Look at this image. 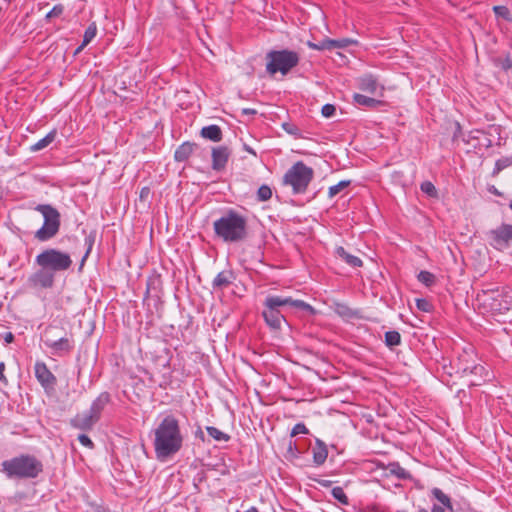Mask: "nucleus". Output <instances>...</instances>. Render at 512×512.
Here are the masks:
<instances>
[{"instance_id": "nucleus-12", "label": "nucleus", "mask_w": 512, "mask_h": 512, "mask_svg": "<svg viewBox=\"0 0 512 512\" xmlns=\"http://www.w3.org/2000/svg\"><path fill=\"white\" fill-rule=\"evenodd\" d=\"M491 245L498 249L503 250L512 244V225L502 224L501 226L489 232Z\"/></svg>"}, {"instance_id": "nucleus-34", "label": "nucleus", "mask_w": 512, "mask_h": 512, "mask_svg": "<svg viewBox=\"0 0 512 512\" xmlns=\"http://www.w3.org/2000/svg\"><path fill=\"white\" fill-rule=\"evenodd\" d=\"M331 494L342 505L349 504V499H348L347 495L345 494L342 487H340V486L334 487L331 490Z\"/></svg>"}, {"instance_id": "nucleus-49", "label": "nucleus", "mask_w": 512, "mask_h": 512, "mask_svg": "<svg viewBox=\"0 0 512 512\" xmlns=\"http://www.w3.org/2000/svg\"><path fill=\"white\" fill-rule=\"evenodd\" d=\"M500 65L503 70L508 71L509 69L512 68V60L509 57H506L503 60H501Z\"/></svg>"}, {"instance_id": "nucleus-40", "label": "nucleus", "mask_w": 512, "mask_h": 512, "mask_svg": "<svg viewBox=\"0 0 512 512\" xmlns=\"http://www.w3.org/2000/svg\"><path fill=\"white\" fill-rule=\"evenodd\" d=\"M421 191L427 194L430 197H437V189L434 184L430 181H424L421 183Z\"/></svg>"}, {"instance_id": "nucleus-50", "label": "nucleus", "mask_w": 512, "mask_h": 512, "mask_svg": "<svg viewBox=\"0 0 512 512\" xmlns=\"http://www.w3.org/2000/svg\"><path fill=\"white\" fill-rule=\"evenodd\" d=\"M5 368H6L5 363L0 362V382L3 384L8 383V380H7L6 376L4 375Z\"/></svg>"}, {"instance_id": "nucleus-43", "label": "nucleus", "mask_w": 512, "mask_h": 512, "mask_svg": "<svg viewBox=\"0 0 512 512\" xmlns=\"http://www.w3.org/2000/svg\"><path fill=\"white\" fill-rule=\"evenodd\" d=\"M63 11L64 6L62 4H57L46 14V19L59 17L60 15H62Z\"/></svg>"}, {"instance_id": "nucleus-47", "label": "nucleus", "mask_w": 512, "mask_h": 512, "mask_svg": "<svg viewBox=\"0 0 512 512\" xmlns=\"http://www.w3.org/2000/svg\"><path fill=\"white\" fill-rule=\"evenodd\" d=\"M78 441L85 447L89 448V449H93L94 448V443L92 442V440L86 435V434H80L78 436Z\"/></svg>"}, {"instance_id": "nucleus-26", "label": "nucleus", "mask_w": 512, "mask_h": 512, "mask_svg": "<svg viewBox=\"0 0 512 512\" xmlns=\"http://www.w3.org/2000/svg\"><path fill=\"white\" fill-rule=\"evenodd\" d=\"M390 473L396 476L400 480H408L411 478V474L403 468L398 462H392L388 465Z\"/></svg>"}, {"instance_id": "nucleus-11", "label": "nucleus", "mask_w": 512, "mask_h": 512, "mask_svg": "<svg viewBox=\"0 0 512 512\" xmlns=\"http://www.w3.org/2000/svg\"><path fill=\"white\" fill-rule=\"evenodd\" d=\"M56 274L47 268L39 267L26 280V287L33 290L51 289L55 284Z\"/></svg>"}, {"instance_id": "nucleus-32", "label": "nucleus", "mask_w": 512, "mask_h": 512, "mask_svg": "<svg viewBox=\"0 0 512 512\" xmlns=\"http://www.w3.org/2000/svg\"><path fill=\"white\" fill-rule=\"evenodd\" d=\"M97 27L95 23L90 24L84 32L82 47L87 46L96 36Z\"/></svg>"}, {"instance_id": "nucleus-4", "label": "nucleus", "mask_w": 512, "mask_h": 512, "mask_svg": "<svg viewBox=\"0 0 512 512\" xmlns=\"http://www.w3.org/2000/svg\"><path fill=\"white\" fill-rule=\"evenodd\" d=\"M2 471L12 479H33L43 472V464L35 456L22 454L2 462Z\"/></svg>"}, {"instance_id": "nucleus-62", "label": "nucleus", "mask_w": 512, "mask_h": 512, "mask_svg": "<svg viewBox=\"0 0 512 512\" xmlns=\"http://www.w3.org/2000/svg\"><path fill=\"white\" fill-rule=\"evenodd\" d=\"M491 191H492L494 194H497V195L499 194V192L497 191V189H496V188H494V187H493V190H491Z\"/></svg>"}, {"instance_id": "nucleus-46", "label": "nucleus", "mask_w": 512, "mask_h": 512, "mask_svg": "<svg viewBox=\"0 0 512 512\" xmlns=\"http://www.w3.org/2000/svg\"><path fill=\"white\" fill-rule=\"evenodd\" d=\"M416 306L423 312H430L432 310V304L426 299H417Z\"/></svg>"}, {"instance_id": "nucleus-8", "label": "nucleus", "mask_w": 512, "mask_h": 512, "mask_svg": "<svg viewBox=\"0 0 512 512\" xmlns=\"http://www.w3.org/2000/svg\"><path fill=\"white\" fill-rule=\"evenodd\" d=\"M35 210L40 212L44 218L43 225L35 232L34 238L40 242H47L54 238L61 226L59 211L50 204H38Z\"/></svg>"}, {"instance_id": "nucleus-61", "label": "nucleus", "mask_w": 512, "mask_h": 512, "mask_svg": "<svg viewBox=\"0 0 512 512\" xmlns=\"http://www.w3.org/2000/svg\"><path fill=\"white\" fill-rule=\"evenodd\" d=\"M417 512H428V510L425 508H419Z\"/></svg>"}, {"instance_id": "nucleus-42", "label": "nucleus", "mask_w": 512, "mask_h": 512, "mask_svg": "<svg viewBox=\"0 0 512 512\" xmlns=\"http://www.w3.org/2000/svg\"><path fill=\"white\" fill-rule=\"evenodd\" d=\"M329 38L323 39L319 43L308 42V46L314 50H330Z\"/></svg>"}, {"instance_id": "nucleus-5", "label": "nucleus", "mask_w": 512, "mask_h": 512, "mask_svg": "<svg viewBox=\"0 0 512 512\" xmlns=\"http://www.w3.org/2000/svg\"><path fill=\"white\" fill-rule=\"evenodd\" d=\"M43 342L51 354L57 357L67 356L75 348L73 334L58 326L50 325L45 329Z\"/></svg>"}, {"instance_id": "nucleus-16", "label": "nucleus", "mask_w": 512, "mask_h": 512, "mask_svg": "<svg viewBox=\"0 0 512 512\" xmlns=\"http://www.w3.org/2000/svg\"><path fill=\"white\" fill-rule=\"evenodd\" d=\"M96 423L97 421L93 418L91 414H89L88 411L76 414L69 421L71 427L81 431L92 430Z\"/></svg>"}, {"instance_id": "nucleus-17", "label": "nucleus", "mask_w": 512, "mask_h": 512, "mask_svg": "<svg viewBox=\"0 0 512 512\" xmlns=\"http://www.w3.org/2000/svg\"><path fill=\"white\" fill-rule=\"evenodd\" d=\"M111 397L108 392H102L99 396L92 402L88 412L93 416V418L98 422L101 419L102 412L106 405L110 402Z\"/></svg>"}, {"instance_id": "nucleus-63", "label": "nucleus", "mask_w": 512, "mask_h": 512, "mask_svg": "<svg viewBox=\"0 0 512 512\" xmlns=\"http://www.w3.org/2000/svg\"><path fill=\"white\" fill-rule=\"evenodd\" d=\"M509 207H510V209L512 210V200H511V201H510V203H509Z\"/></svg>"}, {"instance_id": "nucleus-24", "label": "nucleus", "mask_w": 512, "mask_h": 512, "mask_svg": "<svg viewBox=\"0 0 512 512\" xmlns=\"http://www.w3.org/2000/svg\"><path fill=\"white\" fill-rule=\"evenodd\" d=\"M353 99L356 104L368 108H376L378 106L383 105V102L381 100H377L375 98H371L363 94L356 93L354 94Z\"/></svg>"}, {"instance_id": "nucleus-19", "label": "nucleus", "mask_w": 512, "mask_h": 512, "mask_svg": "<svg viewBox=\"0 0 512 512\" xmlns=\"http://www.w3.org/2000/svg\"><path fill=\"white\" fill-rule=\"evenodd\" d=\"M197 147L196 143L184 142L177 147L174 152V159L176 162H185L189 159L194 149Z\"/></svg>"}, {"instance_id": "nucleus-27", "label": "nucleus", "mask_w": 512, "mask_h": 512, "mask_svg": "<svg viewBox=\"0 0 512 512\" xmlns=\"http://www.w3.org/2000/svg\"><path fill=\"white\" fill-rule=\"evenodd\" d=\"M206 431L210 437H212L215 441H224L227 442L230 440V435L219 430L218 428L214 426H207Z\"/></svg>"}, {"instance_id": "nucleus-7", "label": "nucleus", "mask_w": 512, "mask_h": 512, "mask_svg": "<svg viewBox=\"0 0 512 512\" xmlns=\"http://www.w3.org/2000/svg\"><path fill=\"white\" fill-rule=\"evenodd\" d=\"M266 60V71L269 75L273 76L278 72L287 75L299 64L300 56L293 50H271L266 54Z\"/></svg>"}, {"instance_id": "nucleus-6", "label": "nucleus", "mask_w": 512, "mask_h": 512, "mask_svg": "<svg viewBox=\"0 0 512 512\" xmlns=\"http://www.w3.org/2000/svg\"><path fill=\"white\" fill-rule=\"evenodd\" d=\"M313 178L314 170L303 161H297L284 174L282 184L290 186L293 194H303Z\"/></svg>"}, {"instance_id": "nucleus-2", "label": "nucleus", "mask_w": 512, "mask_h": 512, "mask_svg": "<svg viewBox=\"0 0 512 512\" xmlns=\"http://www.w3.org/2000/svg\"><path fill=\"white\" fill-rule=\"evenodd\" d=\"M262 316L266 324L274 329H281L283 323H287L284 311L286 307H293L309 313H314V308L303 300H293L291 297L269 295L263 302Z\"/></svg>"}, {"instance_id": "nucleus-22", "label": "nucleus", "mask_w": 512, "mask_h": 512, "mask_svg": "<svg viewBox=\"0 0 512 512\" xmlns=\"http://www.w3.org/2000/svg\"><path fill=\"white\" fill-rule=\"evenodd\" d=\"M336 254L351 267L356 268L363 265V262L359 257L348 253L342 246L336 248Z\"/></svg>"}, {"instance_id": "nucleus-39", "label": "nucleus", "mask_w": 512, "mask_h": 512, "mask_svg": "<svg viewBox=\"0 0 512 512\" xmlns=\"http://www.w3.org/2000/svg\"><path fill=\"white\" fill-rule=\"evenodd\" d=\"M493 11L497 17H501L508 21L511 20V13L506 6H503V5L494 6Z\"/></svg>"}, {"instance_id": "nucleus-37", "label": "nucleus", "mask_w": 512, "mask_h": 512, "mask_svg": "<svg viewBox=\"0 0 512 512\" xmlns=\"http://www.w3.org/2000/svg\"><path fill=\"white\" fill-rule=\"evenodd\" d=\"M272 197V190L268 185H261L257 191L259 201H267Z\"/></svg>"}, {"instance_id": "nucleus-3", "label": "nucleus", "mask_w": 512, "mask_h": 512, "mask_svg": "<svg viewBox=\"0 0 512 512\" xmlns=\"http://www.w3.org/2000/svg\"><path fill=\"white\" fill-rule=\"evenodd\" d=\"M215 235L228 243H237L247 238V219L233 209L214 221Z\"/></svg>"}, {"instance_id": "nucleus-53", "label": "nucleus", "mask_w": 512, "mask_h": 512, "mask_svg": "<svg viewBox=\"0 0 512 512\" xmlns=\"http://www.w3.org/2000/svg\"><path fill=\"white\" fill-rule=\"evenodd\" d=\"M317 482L322 486V487H330L332 485V481L330 480H324V479H321V480H317Z\"/></svg>"}, {"instance_id": "nucleus-58", "label": "nucleus", "mask_w": 512, "mask_h": 512, "mask_svg": "<svg viewBox=\"0 0 512 512\" xmlns=\"http://www.w3.org/2000/svg\"><path fill=\"white\" fill-rule=\"evenodd\" d=\"M148 192H149V189H148V188H143V189L141 190V195H140V197H141V198H143V197H144V195H146Z\"/></svg>"}, {"instance_id": "nucleus-56", "label": "nucleus", "mask_w": 512, "mask_h": 512, "mask_svg": "<svg viewBox=\"0 0 512 512\" xmlns=\"http://www.w3.org/2000/svg\"><path fill=\"white\" fill-rule=\"evenodd\" d=\"M339 309H341L339 310V313L344 315H348V311H350V309L347 306H340Z\"/></svg>"}, {"instance_id": "nucleus-1", "label": "nucleus", "mask_w": 512, "mask_h": 512, "mask_svg": "<svg viewBox=\"0 0 512 512\" xmlns=\"http://www.w3.org/2000/svg\"><path fill=\"white\" fill-rule=\"evenodd\" d=\"M153 432L154 451L158 460L165 461L182 449L184 437L179 420L173 414L165 415Z\"/></svg>"}, {"instance_id": "nucleus-30", "label": "nucleus", "mask_w": 512, "mask_h": 512, "mask_svg": "<svg viewBox=\"0 0 512 512\" xmlns=\"http://www.w3.org/2000/svg\"><path fill=\"white\" fill-rule=\"evenodd\" d=\"M417 279L420 283L425 285L426 287H431L436 283V276L426 270H422L417 275Z\"/></svg>"}, {"instance_id": "nucleus-29", "label": "nucleus", "mask_w": 512, "mask_h": 512, "mask_svg": "<svg viewBox=\"0 0 512 512\" xmlns=\"http://www.w3.org/2000/svg\"><path fill=\"white\" fill-rule=\"evenodd\" d=\"M401 343V335L396 330L387 331L385 333V344L389 347H395L400 345Z\"/></svg>"}, {"instance_id": "nucleus-28", "label": "nucleus", "mask_w": 512, "mask_h": 512, "mask_svg": "<svg viewBox=\"0 0 512 512\" xmlns=\"http://www.w3.org/2000/svg\"><path fill=\"white\" fill-rule=\"evenodd\" d=\"M512 166V157H502L495 162L492 177H496L502 170Z\"/></svg>"}, {"instance_id": "nucleus-10", "label": "nucleus", "mask_w": 512, "mask_h": 512, "mask_svg": "<svg viewBox=\"0 0 512 512\" xmlns=\"http://www.w3.org/2000/svg\"><path fill=\"white\" fill-rule=\"evenodd\" d=\"M512 291L507 290L506 288H499L495 290H490L484 293V302H489V306L491 310L497 311L499 313H503L505 311L510 310L512 306Z\"/></svg>"}, {"instance_id": "nucleus-20", "label": "nucleus", "mask_w": 512, "mask_h": 512, "mask_svg": "<svg viewBox=\"0 0 512 512\" xmlns=\"http://www.w3.org/2000/svg\"><path fill=\"white\" fill-rule=\"evenodd\" d=\"M312 453H313V462L317 466L324 464V462L326 461L327 456H328V450H327L326 444L322 440L316 439L315 446L313 447Z\"/></svg>"}, {"instance_id": "nucleus-13", "label": "nucleus", "mask_w": 512, "mask_h": 512, "mask_svg": "<svg viewBox=\"0 0 512 512\" xmlns=\"http://www.w3.org/2000/svg\"><path fill=\"white\" fill-rule=\"evenodd\" d=\"M151 355V361L154 363L156 367L159 368H169L171 359H172V352L168 348L167 344L164 342H160L159 345L150 352Z\"/></svg>"}, {"instance_id": "nucleus-38", "label": "nucleus", "mask_w": 512, "mask_h": 512, "mask_svg": "<svg viewBox=\"0 0 512 512\" xmlns=\"http://www.w3.org/2000/svg\"><path fill=\"white\" fill-rule=\"evenodd\" d=\"M281 126L286 133L293 135L296 138H301V130L295 124L291 122H284Z\"/></svg>"}, {"instance_id": "nucleus-36", "label": "nucleus", "mask_w": 512, "mask_h": 512, "mask_svg": "<svg viewBox=\"0 0 512 512\" xmlns=\"http://www.w3.org/2000/svg\"><path fill=\"white\" fill-rule=\"evenodd\" d=\"M329 45H330V49L332 48H345V47H348L354 43H356V41L352 40V39H349V38H343V39H329V42H327Z\"/></svg>"}, {"instance_id": "nucleus-51", "label": "nucleus", "mask_w": 512, "mask_h": 512, "mask_svg": "<svg viewBox=\"0 0 512 512\" xmlns=\"http://www.w3.org/2000/svg\"><path fill=\"white\" fill-rule=\"evenodd\" d=\"M171 378V373H169L168 375H163V381L160 383V387L166 388L167 385L171 383Z\"/></svg>"}, {"instance_id": "nucleus-33", "label": "nucleus", "mask_w": 512, "mask_h": 512, "mask_svg": "<svg viewBox=\"0 0 512 512\" xmlns=\"http://www.w3.org/2000/svg\"><path fill=\"white\" fill-rule=\"evenodd\" d=\"M459 369L462 370L463 373H472V374H478L479 372L484 370V367L481 365H468L466 363H463L462 357H459Z\"/></svg>"}, {"instance_id": "nucleus-60", "label": "nucleus", "mask_w": 512, "mask_h": 512, "mask_svg": "<svg viewBox=\"0 0 512 512\" xmlns=\"http://www.w3.org/2000/svg\"><path fill=\"white\" fill-rule=\"evenodd\" d=\"M84 47H82V44L76 49L75 53L80 52Z\"/></svg>"}, {"instance_id": "nucleus-45", "label": "nucleus", "mask_w": 512, "mask_h": 512, "mask_svg": "<svg viewBox=\"0 0 512 512\" xmlns=\"http://www.w3.org/2000/svg\"><path fill=\"white\" fill-rule=\"evenodd\" d=\"M85 244L87 245V250H86L84 256L82 257L81 266H83L84 262L86 261L88 255L90 254V252L92 250V246L94 244V236L89 235L88 237H86Z\"/></svg>"}, {"instance_id": "nucleus-31", "label": "nucleus", "mask_w": 512, "mask_h": 512, "mask_svg": "<svg viewBox=\"0 0 512 512\" xmlns=\"http://www.w3.org/2000/svg\"><path fill=\"white\" fill-rule=\"evenodd\" d=\"M433 496L445 507L452 509L450 498L439 488L432 489Z\"/></svg>"}, {"instance_id": "nucleus-55", "label": "nucleus", "mask_w": 512, "mask_h": 512, "mask_svg": "<svg viewBox=\"0 0 512 512\" xmlns=\"http://www.w3.org/2000/svg\"><path fill=\"white\" fill-rule=\"evenodd\" d=\"M431 512H445L444 508L439 505H433Z\"/></svg>"}, {"instance_id": "nucleus-54", "label": "nucleus", "mask_w": 512, "mask_h": 512, "mask_svg": "<svg viewBox=\"0 0 512 512\" xmlns=\"http://www.w3.org/2000/svg\"><path fill=\"white\" fill-rule=\"evenodd\" d=\"M243 114H247V115H254L256 114V110L255 109H250V108H245L243 109Z\"/></svg>"}, {"instance_id": "nucleus-41", "label": "nucleus", "mask_w": 512, "mask_h": 512, "mask_svg": "<svg viewBox=\"0 0 512 512\" xmlns=\"http://www.w3.org/2000/svg\"><path fill=\"white\" fill-rule=\"evenodd\" d=\"M308 433H309V430L306 427V425L304 423L300 422V423H297L294 425V427L291 430L290 436L295 437L299 434H308Z\"/></svg>"}, {"instance_id": "nucleus-15", "label": "nucleus", "mask_w": 512, "mask_h": 512, "mask_svg": "<svg viewBox=\"0 0 512 512\" xmlns=\"http://www.w3.org/2000/svg\"><path fill=\"white\" fill-rule=\"evenodd\" d=\"M231 155V150L225 146H217L212 149V169L215 171H221L226 167V164Z\"/></svg>"}, {"instance_id": "nucleus-9", "label": "nucleus", "mask_w": 512, "mask_h": 512, "mask_svg": "<svg viewBox=\"0 0 512 512\" xmlns=\"http://www.w3.org/2000/svg\"><path fill=\"white\" fill-rule=\"evenodd\" d=\"M35 264L56 274L69 270L73 261L69 253L56 248H47L36 256Z\"/></svg>"}, {"instance_id": "nucleus-48", "label": "nucleus", "mask_w": 512, "mask_h": 512, "mask_svg": "<svg viewBox=\"0 0 512 512\" xmlns=\"http://www.w3.org/2000/svg\"><path fill=\"white\" fill-rule=\"evenodd\" d=\"M287 451L288 453H291L292 456L296 457L298 453L296 442L289 440Z\"/></svg>"}, {"instance_id": "nucleus-59", "label": "nucleus", "mask_w": 512, "mask_h": 512, "mask_svg": "<svg viewBox=\"0 0 512 512\" xmlns=\"http://www.w3.org/2000/svg\"><path fill=\"white\" fill-rule=\"evenodd\" d=\"M145 373L148 375V379L152 382L153 381V375L147 371Z\"/></svg>"}, {"instance_id": "nucleus-44", "label": "nucleus", "mask_w": 512, "mask_h": 512, "mask_svg": "<svg viewBox=\"0 0 512 512\" xmlns=\"http://www.w3.org/2000/svg\"><path fill=\"white\" fill-rule=\"evenodd\" d=\"M336 112V107L333 104L327 103L321 109V114L325 118H330L334 116Z\"/></svg>"}, {"instance_id": "nucleus-35", "label": "nucleus", "mask_w": 512, "mask_h": 512, "mask_svg": "<svg viewBox=\"0 0 512 512\" xmlns=\"http://www.w3.org/2000/svg\"><path fill=\"white\" fill-rule=\"evenodd\" d=\"M350 183H351L350 180H342V181L338 182L336 185L329 187V190H328L329 198L335 197L339 192H341L343 189L348 187L350 185Z\"/></svg>"}, {"instance_id": "nucleus-21", "label": "nucleus", "mask_w": 512, "mask_h": 512, "mask_svg": "<svg viewBox=\"0 0 512 512\" xmlns=\"http://www.w3.org/2000/svg\"><path fill=\"white\" fill-rule=\"evenodd\" d=\"M201 137L213 142H220L223 138V133L218 125L212 124L205 126L200 131Z\"/></svg>"}, {"instance_id": "nucleus-52", "label": "nucleus", "mask_w": 512, "mask_h": 512, "mask_svg": "<svg viewBox=\"0 0 512 512\" xmlns=\"http://www.w3.org/2000/svg\"><path fill=\"white\" fill-rule=\"evenodd\" d=\"M3 338L5 343L7 344L12 343L14 341V335L11 332L5 333Z\"/></svg>"}, {"instance_id": "nucleus-14", "label": "nucleus", "mask_w": 512, "mask_h": 512, "mask_svg": "<svg viewBox=\"0 0 512 512\" xmlns=\"http://www.w3.org/2000/svg\"><path fill=\"white\" fill-rule=\"evenodd\" d=\"M35 376L45 389H53L57 379L44 362L35 363Z\"/></svg>"}, {"instance_id": "nucleus-25", "label": "nucleus", "mask_w": 512, "mask_h": 512, "mask_svg": "<svg viewBox=\"0 0 512 512\" xmlns=\"http://www.w3.org/2000/svg\"><path fill=\"white\" fill-rule=\"evenodd\" d=\"M56 136H57V131L54 129V130L50 131L45 137H43L42 139L38 140L35 144H33L30 147V150L32 152H37V151H40V150L46 148L55 140Z\"/></svg>"}, {"instance_id": "nucleus-18", "label": "nucleus", "mask_w": 512, "mask_h": 512, "mask_svg": "<svg viewBox=\"0 0 512 512\" xmlns=\"http://www.w3.org/2000/svg\"><path fill=\"white\" fill-rule=\"evenodd\" d=\"M236 279L235 273L231 269L219 272L212 281L214 290H224L228 288Z\"/></svg>"}, {"instance_id": "nucleus-57", "label": "nucleus", "mask_w": 512, "mask_h": 512, "mask_svg": "<svg viewBox=\"0 0 512 512\" xmlns=\"http://www.w3.org/2000/svg\"><path fill=\"white\" fill-rule=\"evenodd\" d=\"M244 512H259V510L255 506H251L246 509Z\"/></svg>"}, {"instance_id": "nucleus-23", "label": "nucleus", "mask_w": 512, "mask_h": 512, "mask_svg": "<svg viewBox=\"0 0 512 512\" xmlns=\"http://www.w3.org/2000/svg\"><path fill=\"white\" fill-rule=\"evenodd\" d=\"M359 88L373 94L377 90V79L371 74L364 75L359 79Z\"/></svg>"}]
</instances>
